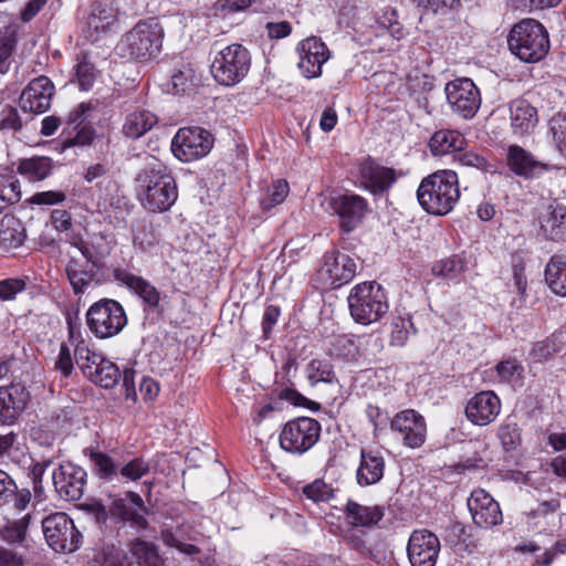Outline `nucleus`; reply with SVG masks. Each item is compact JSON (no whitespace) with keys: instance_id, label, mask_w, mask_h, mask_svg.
<instances>
[{"instance_id":"60","label":"nucleus","mask_w":566,"mask_h":566,"mask_svg":"<svg viewBox=\"0 0 566 566\" xmlns=\"http://www.w3.org/2000/svg\"><path fill=\"white\" fill-rule=\"evenodd\" d=\"M18 486L12 478L0 470V505L9 502L15 495Z\"/></svg>"},{"instance_id":"40","label":"nucleus","mask_w":566,"mask_h":566,"mask_svg":"<svg viewBox=\"0 0 566 566\" xmlns=\"http://www.w3.org/2000/svg\"><path fill=\"white\" fill-rule=\"evenodd\" d=\"M336 489L322 479H316L302 488L303 495L313 503H327L335 497Z\"/></svg>"},{"instance_id":"38","label":"nucleus","mask_w":566,"mask_h":566,"mask_svg":"<svg viewBox=\"0 0 566 566\" xmlns=\"http://www.w3.org/2000/svg\"><path fill=\"white\" fill-rule=\"evenodd\" d=\"M290 191L289 184L284 179L273 181L260 199L262 211H270L273 207L281 205Z\"/></svg>"},{"instance_id":"48","label":"nucleus","mask_w":566,"mask_h":566,"mask_svg":"<svg viewBox=\"0 0 566 566\" xmlns=\"http://www.w3.org/2000/svg\"><path fill=\"white\" fill-rule=\"evenodd\" d=\"M149 470L150 465L147 461L142 458H135L119 469V474L129 481H137L146 475Z\"/></svg>"},{"instance_id":"36","label":"nucleus","mask_w":566,"mask_h":566,"mask_svg":"<svg viewBox=\"0 0 566 566\" xmlns=\"http://www.w3.org/2000/svg\"><path fill=\"white\" fill-rule=\"evenodd\" d=\"M132 560L135 566H160L161 560L155 546L145 541L136 539L130 545Z\"/></svg>"},{"instance_id":"19","label":"nucleus","mask_w":566,"mask_h":566,"mask_svg":"<svg viewBox=\"0 0 566 566\" xmlns=\"http://www.w3.org/2000/svg\"><path fill=\"white\" fill-rule=\"evenodd\" d=\"M467 504L474 524L481 528H491L503 521L499 503L482 489L472 491Z\"/></svg>"},{"instance_id":"53","label":"nucleus","mask_w":566,"mask_h":566,"mask_svg":"<svg viewBox=\"0 0 566 566\" xmlns=\"http://www.w3.org/2000/svg\"><path fill=\"white\" fill-rule=\"evenodd\" d=\"M453 159L461 166L473 167L482 171H486L489 169V164L483 156L472 150H464V147L462 150H458L455 153Z\"/></svg>"},{"instance_id":"9","label":"nucleus","mask_w":566,"mask_h":566,"mask_svg":"<svg viewBox=\"0 0 566 566\" xmlns=\"http://www.w3.org/2000/svg\"><path fill=\"white\" fill-rule=\"evenodd\" d=\"M321 430V423L313 418H295L284 424L280 433V446L286 452L303 454L317 443Z\"/></svg>"},{"instance_id":"59","label":"nucleus","mask_w":566,"mask_h":566,"mask_svg":"<svg viewBox=\"0 0 566 566\" xmlns=\"http://www.w3.org/2000/svg\"><path fill=\"white\" fill-rule=\"evenodd\" d=\"M557 350L555 343L551 339H545L533 345L530 353L535 361H541L552 357Z\"/></svg>"},{"instance_id":"21","label":"nucleus","mask_w":566,"mask_h":566,"mask_svg":"<svg viewBox=\"0 0 566 566\" xmlns=\"http://www.w3.org/2000/svg\"><path fill=\"white\" fill-rule=\"evenodd\" d=\"M506 165L516 176L526 179L537 178L548 169L545 163L537 160L531 151L516 144L506 148Z\"/></svg>"},{"instance_id":"55","label":"nucleus","mask_w":566,"mask_h":566,"mask_svg":"<svg viewBox=\"0 0 566 566\" xmlns=\"http://www.w3.org/2000/svg\"><path fill=\"white\" fill-rule=\"evenodd\" d=\"M74 353L66 344H61L57 357L54 361V369L60 371L64 377H69L74 369Z\"/></svg>"},{"instance_id":"44","label":"nucleus","mask_w":566,"mask_h":566,"mask_svg":"<svg viewBox=\"0 0 566 566\" xmlns=\"http://www.w3.org/2000/svg\"><path fill=\"white\" fill-rule=\"evenodd\" d=\"M157 241L158 237L154 224L149 221H140L134 231V244L145 251L151 248Z\"/></svg>"},{"instance_id":"56","label":"nucleus","mask_w":566,"mask_h":566,"mask_svg":"<svg viewBox=\"0 0 566 566\" xmlns=\"http://www.w3.org/2000/svg\"><path fill=\"white\" fill-rule=\"evenodd\" d=\"M15 41L10 36L0 38V74H6L11 65Z\"/></svg>"},{"instance_id":"33","label":"nucleus","mask_w":566,"mask_h":566,"mask_svg":"<svg viewBox=\"0 0 566 566\" xmlns=\"http://www.w3.org/2000/svg\"><path fill=\"white\" fill-rule=\"evenodd\" d=\"M545 281L553 293L566 297V261L553 255L545 268Z\"/></svg>"},{"instance_id":"37","label":"nucleus","mask_w":566,"mask_h":566,"mask_svg":"<svg viewBox=\"0 0 566 566\" xmlns=\"http://www.w3.org/2000/svg\"><path fill=\"white\" fill-rule=\"evenodd\" d=\"M94 566H135L125 552L114 544L105 545L93 558Z\"/></svg>"},{"instance_id":"63","label":"nucleus","mask_w":566,"mask_h":566,"mask_svg":"<svg viewBox=\"0 0 566 566\" xmlns=\"http://www.w3.org/2000/svg\"><path fill=\"white\" fill-rule=\"evenodd\" d=\"M94 109L92 103H81L67 116V123L73 125L75 128L78 127Z\"/></svg>"},{"instance_id":"47","label":"nucleus","mask_w":566,"mask_h":566,"mask_svg":"<svg viewBox=\"0 0 566 566\" xmlns=\"http://www.w3.org/2000/svg\"><path fill=\"white\" fill-rule=\"evenodd\" d=\"M114 18L101 4H94L91 14L87 17L86 25L95 32H105L113 23Z\"/></svg>"},{"instance_id":"25","label":"nucleus","mask_w":566,"mask_h":566,"mask_svg":"<svg viewBox=\"0 0 566 566\" xmlns=\"http://www.w3.org/2000/svg\"><path fill=\"white\" fill-rule=\"evenodd\" d=\"M385 459L373 450L360 451V463L356 471V480L360 486L377 484L384 476Z\"/></svg>"},{"instance_id":"58","label":"nucleus","mask_w":566,"mask_h":566,"mask_svg":"<svg viewBox=\"0 0 566 566\" xmlns=\"http://www.w3.org/2000/svg\"><path fill=\"white\" fill-rule=\"evenodd\" d=\"M22 127V120L19 116L18 109L12 106H7L1 112L0 129L19 130Z\"/></svg>"},{"instance_id":"6","label":"nucleus","mask_w":566,"mask_h":566,"mask_svg":"<svg viewBox=\"0 0 566 566\" xmlns=\"http://www.w3.org/2000/svg\"><path fill=\"white\" fill-rule=\"evenodd\" d=\"M86 323L96 337L108 338L123 331L127 324V316L119 302L102 298L86 312Z\"/></svg>"},{"instance_id":"11","label":"nucleus","mask_w":566,"mask_h":566,"mask_svg":"<svg viewBox=\"0 0 566 566\" xmlns=\"http://www.w3.org/2000/svg\"><path fill=\"white\" fill-rule=\"evenodd\" d=\"M213 146L210 132L201 127H182L171 140L176 158L189 163L206 157Z\"/></svg>"},{"instance_id":"50","label":"nucleus","mask_w":566,"mask_h":566,"mask_svg":"<svg viewBox=\"0 0 566 566\" xmlns=\"http://www.w3.org/2000/svg\"><path fill=\"white\" fill-rule=\"evenodd\" d=\"M193 71L190 67H184L174 72L171 76V90L175 94L189 92L193 86Z\"/></svg>"},{"instance_id":"54","label":"nucleus","mask_w":566,"mask_h":566,"mask_svg":"<svg viewBox=\"0 0 566 566\" xmlns=\"http://www.w3.org/2000/svg\"><path fill=\"white\" fill-rule=\"evenodd\" d=\"M29 520L30 515L27 514L21 520L8 525L2 534L3 539L7 541L8 543L22 542L25 538Z\"/></svg>"},{"instance_id":"20","label":"nucleus","mask_w":566,"mask_h":566,"mask_svg":"<svg viewBox=\"0 0 566 566\" xmlns=\"http://www.w3.org/2000/svg\"><path fill=\"white\" fill-rule=\"evenodd\" d=\"M501 411V400L491 390L475 394L467 403L465 416L476 426H486L493 422Z\"/></svg>"},{"instance_id":"22","label":"nucleus","mask_w":566,"mask_h":566,"mask_svg":"<svg viewBox=\"0 0 566 566\" xmlns=\"http://www.w3.org/2000/svg\"><path fill=\"white\" fill-rule=\"evenodd\" d=\"M29 396V391L21 384L0 387V422L13 424L25 409Z\"/></svg>"},{"instance_id":"3","label":"nucleus","mask_w":566,"mask_h":566,"mask_svg":"<svg viewBox=\"0 0 566 566\" xmlns=\"http://www.w3.org/2000/svg\"><path fill=\"white\" fill-rule=\"evenodd\" d=\"M507 45L510 51L521 61L535 63L548 53V32L537 20L524 19L511 29Z\"/></svg>"},{"instance_id":"64","label":"nucleus","mask_w":566,"mask_h":566,"mask_svg":"<svg viewBox=\"0 0 566 566\" xmlns=\"http://www.w3.org/2000/svg\"><path fill=\"white\" fill-rule=\"evenodd\" d=\"M24 557L13 549L0 546V566H24Z\"/></svg>"},{"instance_id":"12","label":"nucleus","mask_w":566,"mask_h":566,"mask_svg":"<svg viewBox=\"0 0 566 566\" xmlns=\"http://www.w3.org/2000/svg\"><path fill=\"white\" fill-rule=\"evenodd\" d=\"M447 102L451 111L464 119L472 118L481 106V94L471 78L462 77L447 83Z\"/></svg>"},{"instance_id":"16","label":"nucleus","mask_w":566,"mask_h":566,"mask_svg":"<svg viewBox=\"0 0 566 566\" xmlns=\"http://www.w3.org/2000/svg\"><path fill=\"white\" fill-rule=\"evenodd\" d=\"M296 51L300 56L297 63L302 75L308 80L322 75V66L329 59V50L326 44L316 36H310L302 40Z\"/></svg>"},{"instance_id":"26","label":"nucleus","mask_w":566,"mask_h":566,"mask_svg":"<svg viewBox=\"0 0 566 566\" xmlns=\"http://www.w3.org/2000/svg\"><path fill=\"white\" fill-rule=\"evenodd\" d=\"M65 274L75 295L83 294L98 285L96 272L75 258L66 263Z\"/></svg>"},{"instance_id":"13","label":"nucleus","mask_w":566,"mask_h":566,"mask_svg":"<svg viewBox=\"0 0 566 566\" xmlns=\"http://www.w3.org/2000/svg\"><path fill=\"white\" fill-rule=\"evenodd\" d=\"M390 429L402 446L418 449L427 438V423L422 415L413 409L396 413L390 420Z\"/></svg>"},{"instance_id":"18","label":"nucleus","mask_w":566,"mask_h":566,"mask_svg":"<svg viewBox=\"0 0 566 566\" xmlns=\"http://www.w3.org/2000/svg\"><path fill=\"white\" fill-rule=\"evenodd\" d=\"M53 95L54 85L52 81L41 75L33 78L22 91L19 106L24 113L41 114L50 108Z\"/></svg>"},{"instance_id":"24","label":"nucleus","mask_w":566,"mask_h":566,"mask_svg":"<svg viewBox=\"0 0 566 566\" xmlns=\"http://www.w3.org/2000/svg\"><path fill=\"white\" fill-rule=\"evenodd\" d=\"M113 276L117 283L129 289L133 293L138 295L148 306L155 308L159 305L160 293L154 285H151L144 277L135 275L129 271L119 268L113 271Z\"/></svg>"},{"instance_id":"14","label":"nucleus","mask_w":566,"mask_h":566,"mask_svg":"<svg viewBox=\"0 0 566 566\" xmlns=\"http://www.w3.org/2000/svg\"><path fill=\"white\" fill-rule=\"evenodd\" d=\"M355 260L343 252H329L324 255L323 265L317 274L325 287L337 289L350 282L356 275Z\"/></svg>"},{"instance_id":"46","label":"nucleus","mask_w":566,"mask_h":566,"mask_svg":"<svg viewBox=\"0 0 566 566\" xmlns=\"http://www.w3.org/2000/svg\"><path fill=\"white\" fill-rule=\"evenodd\" d=\"M549 130L558 151L566 157V113H557L549 119Z\"/></svg>"},{"instance_id":"61","label":"nucleus","mask_w":566,"mask_h":566,"mask_svg":"<svg viewBox=\"0 0 566 566\" xmlns=\"http://www.w3.org/2000/svg\"><path fill=\"white\" fill-rule=\"evenodd\" d=\"M281 311L279 306L269 305L265 307L262 318V329L264 338H269L273 326L277 323Z\"/></svg>"},{"instance_id":"32","label":"nucleus","mask_w":566,"mask_h":566,"mask_svg":"<svg viewBox=\"0 0 566 566\" xmlns=\"http://www.w3.org/2000/svg\"><path fill=\"white\" fill-rule=\"evenodd\" d=\"M52 170L53 160L44 156L25 158L18 165V172L32 182L44 180Z\"/></svg>"},{"instance_id":"43","label":"nucleus","mask_w":566,"mask_h":566,"mask_svg":"<svg viewBox=\"0 0 566 566\" xmlns=\"http://www.w3.org/2000/svg\"><path fill=\"white\" fill-rule=\"evenodd\" d=\"M495 371L501 381L518 384L523 379L524 367L516 359H506L495 366Z\"/></svg>"},{"instance_id":"4","label":"nucleus","mask_w":566,"mask_h":566,"mask_svg":"<svg viewBox=\"0 0 566 566\" xmlns=\"http://www.w3.org/2000/svg\"><path fill=\"white\" fill-rule=\"evenodd\" d=\"M347 302L350 316L361 325L378 322L389 308L385 290L375 281L355 285Z\"/></svg>"},{"instance_id":"27","label":"nucleus","mask_w":566,"mask_h":566,"mask_svg":"<svg viewBox=\"0 0 566 566\" xmlns=\"http://www.w3.org/2000/svg\"><path fill=\"white\" fill-rule=\"evenodd\" d=\"M511 125L516 135H524L534 129L537 124V111L525 99L511 103Z\"/></svg>"},{"instance_id":"39","label":"nucleus","mask_w":566,"mask_h":566,"mask_svg":"<svg viewBox=\"0 0 566 566\" xmlns=\"http://www.w3.org/2000/svg\"><path fill=\"white\" fill-rule=\"evenodd\" d=\"M88 379L103 388H113L120 379V370L113 361L103 358Z\"/></svg>"},{"instance_id":"49","label":"nucleus","mask_w":566,"mask_h":566,"mask_svg":"<svg viewBox=\"0 0 566 566\" xmlns=\"http://www.w3.org/2000/svg\"><path fill=\"white\" fill-rule=\"evenodd\" d=\"M412 322L409 318L397 317L391 323L390 344L394 346H403L409 337Z\"/></svg>"},{"instance_id":"17","label":"nucleus","mask_w":566,"mask_h":566,"mask_svg":"<svg viewBox=\"0 0 566 566\" xmlns=\"http://www.w3.org/2000/svg\"><path fill=\"white\" fill-rule=\"evenodd\" d=\"M86 471L71 462L61 464L53 471L55 491L66 501H77L83 496L86 484Z\"/></svg>"},{"instance_id":"7","label":"nucleus","mask_w":566,"mask_h":566,"mask_svg":"<svg viewBox=\"0 0 566 566\" xmlns=\"http://www.w3.org/2000/svg\"><path fill=\"white\" fill-rule=\"evenodd\" d=\"M163 29L155 20L138 22L123 39L120 49L133 59L156 56L161 48Z\"/></svg>"},{"instance_id":"62","label":"nucleus","mask_w":566,"mask_h":566,"mask_svg":"<svg viewBox=\"0 0 566 566\" xmlns=\"http://www.w3.org/2000/svg\"><path fill=\"white\" fill-rule=\"evenodd\" d=\"M66 196L63 191H42L36 192L32 196L31 202L34 205H55L63 202Z\"/></svg>"},{"instance_id":"31","label":"nucleus","mask_w":566,"mask_h":566,"mask_svg":"<svg viewBox=\"0 0 566 566\" xmlns=\"http://www.w3.org/2000/svg\"><path fill=\"white\" fill-rule=\"evenodd\" d=\"M551 212L543 220L541 229L544 235L553 241L562 240L566 234V206H551Z\"/></svg>"},{"instance_id":"57","label":"nucleus","mask_w":566,"mask_h":566,"mask_svg":"<svg viewBox=\"0 0 566 566\" xmlns=\"http://www.w3.org/2000/svg\"><path fill=\"white\" fill-rule=\"evenodd\" d=\"M76 77L78 85L83 91L92 88L95 81L93 65L87 62L78 63L76 66Z\"/></svg>"},{"instance_id":"8","label":"nucleus","mask_w":566,"mask_h":566,"mask_svg":"<svg viewBox=\"0 0 566 566\" xmlns=\"http://www.w3.org/2000/svg\"><path fill=\"white\" fill-rule=\"evenodd\" d=\"M321 205L325 211L338 217L339 226L346 232L355 230L368 211L367 200L353 192L332 191L324 196Z\"/></svg>"},{"instance_id":"41","label":"nucleus","mask_w":566,"mask_h":566,"mask_svg":"<svg viewBox=\"0 0 566 566\" xmlns=\"http://www.w3.org/2000/svg\"><path fill=\"white\" fill-rule=\"evenodd\" d=\"M103 356L91 350L88 346H80L74 353V359L85 377L90 378L93 371L103 361Z\"/></svg>"},{"instance_id":"35","label":"nucleus","mask_w":566,"mask_h":566,"mask_svg":"<svg viewBox=\"0 0 566 566\" xmlns=\"http://www.w3.org/2000/svg\"><path fill=\"white\" fill-rule=\"evenodd\" d=\"M306 377L312 386L318 382L334 384L336 374L329 359H312L306 366Z\"/></svg>"},{"instance_id":"34","label":"nucleus","mask_w":566,"mask_h":566,"mask_svg":"<svg viewBox=\"0 0 566 566\" xmlns=\"http://www.w3.org/2000/svg\"><path fill=\"white\" fill-rule=\"evenodd\" d=\"M25 239L21 222L12 216H4L0 224V248L11 250L22 245Z\"/></svg>"},{"instance_id":"10","label":"nucleus","mask_w":566,"mask_h":566,"mask_svg":"<svg viewBox=\"0 0 566 566\" xmlns=\"http://www.w3.org/2000/svg\"><path fill=\"white\" fill-rule=\"evenodd\" d=\"M42 531L48 545L56 553H73L81 545L82 534L65 513L56 512L44 517Z\"/></svg>"},{"instance_id":"51","label":"nucleus","mask_w":566,"mask_h":566,"mask_svg":"<svg viewBox=\"0 0 566 566\" xmlns=\"http://www.w3.org/2000/svg\"><path fill=\"white\" fill-rule=\"evenodd\" d=\"M376 22L379 28L388 31L392 36H402V29L397 21L396 11L391 8H386L380 14L377 15Z\"/></svg>"},{"instance_id":"15","label":"nucleus","mask_w":566,"mask_h":566,"mask_svg":"<svg viewBox=\"0 0 566 566\" xmlns=\"http://www.w3.org/2000/svg\"><path fill=\"white\" fill-rule=\"evenodd\" d=\"M440 553L438 536L428 530H416L411 533L407 554L411 566H434Z\"/></svg>"},{"instance_id":"45","label":"nucleus","mask_w":566,"mask_h":566,"mask_svg":"<svg viewBox=\"0 0 566 566\" xmlns=\"http://www.w3.org/2000/svg\"><path fill=\"white\" fill-rule=\"evenodd\" d=\"M497 437L505 451H514L521 446V429L514 422L503 423L499 427Z\"/></svg>"},{"instance_id":"28","label":"nucleus","mask_w":566,"mask_h":566,"mask_svg":"<svg viewBox=\"0 0 566 566\" xmlns=\"http://www.w3.org/2000/svg\"><path fill=\"white\" fill-rule=\"evenodd\" d=\"M465 146V138L458 130L441 129L436 132L429 142L433 156L452 155Z\"/></svg>"},{"instance_id":"52","label":"nucleus","mask_w":566,"mask_h":566,"mask_svg":"<svg viewBox=\"0 0 566 566\" xmlns=\"http://www.w3.org/2000/svg\"><path fill=\"white\" fill-rule=\"evenodd\" d=\"M463 270V262L458 256H452L447 260L438 262L432 271L434 274L442 275L447 279H455Z\"/></svg>"},{"instance_id":"42","label":"nucleus","mask_w":566,"mask_h":566,"mask_svg":"<svg viewBox=\"0 0 566 566\" xmlns=\"http://www.w3.org/2000/svg\"><path fill=\"white\" fill-rule=\"evenodd\" d=\"M90 459L99 479L112 481L117 476V464L108 454L104 452H92Z\"/></svg>"},{"instance_id":"29","label":"nucleus","mask_w":566,"mask_h":566,"mask_svg":"<svg viewBox=\"0 0 566 566\" xmlns=\"http://www.w3.org/2000/svg\"><path fill=\"white\" fill-rule=\"evenodd\" d=\"M157 122V116L147 109L134 111L125 118L123 134L130 139H138L149 132Z\"/></svg>"},{"instance_id":"30","label":"nucleus","mask_w":566,"mask_h":566,"mask_svg":"<svg viewBox=\"0 0 566 566\" xmlns=\"http://www.w3.org/2000/svg\"><path fill=\"white\" fill-rule=\"evenodd\" d=\"M347 518L354 526L370 527L384 517V507L374 505L365 506L353 500H348L345 506Z\"/></svg>"},{"instance_id":"1","label":"nucleus","mask_w":566,"mask_h":566,"mask_svg":"<svg viewBox=\"0 0 566 566\" xmlns=\"http://www.w3.org/2000/svg\"><path fill=\"white\" fill-rule=\"evenodd\" d=\"M138 198L150 212L168 211L178 198L177 186L167 167L151 157L136 178Z\"/></svg>"},{"instance_id":"5","label":"nucleus","mask_w":566,"mask_h":566,"mask_svg":"<svg viewBox=\"0 0 566 566\" xmlns=\"http://www.w3.org/2000/svg\"><path fill=\"white\" fill-rule=\"evenodd\" d=\"M251 55L242 44L233 43L216 52L211 74L221 85L234 86L249 73Z\"/></svg>"},{"instance_id":"2","label":"nucleus","mask_w":566,"mask_h":566,"mask_svg":"<svg viewBox=\"0 0 566 566\" xmlns=\"http://www.w3.org/2000/svg\"><path fill=\"white\" fill-rule=\"evenodd\" d=\"M460 198L458 175L441 170L423 178L417 190L419 205L430 214L446 216Z\"/></svg>"},{"instance_id":"23","label":"nucleus","mask_w":566,"mask_h":566,"mask_svg":"<svg viewBox=\"0 0 566 566\" xmlns=\"http://www.w3.org/2000/svg\"><path fill=\"white\" fill-rule=\"evenodd\" d=\"M359 172L365 188L375 195L388 191L398 178L395 169L381 166L371 158L360 164Z\"/></svg>"}]
</instances>
